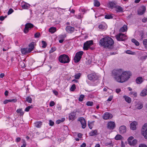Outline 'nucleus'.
Segmentation results:
<instances>
[{"mask_svg": "<svg viewBox=\"0 0 147 147\" xmlns=\"http://www.w3.org/2000/svg\"><path fill=\"white\" fill-rule=\"evenodd\" d=\"M56 50V48L55 47H52L49 51V53H51L55 51Z\"/></svg>", "mask_w": 147, "mask_h": 147, "instance_id": "obj_43", "label": "nucleus"}, {"mask_svg": "<svg viewBox=\"0 0 147 147\" xmlns=\"http://www.w3.org/2000/svg\"><path fill=\"white\" fill-rule=\"evenodd\" d=\"M78 121L80 122L82 125V128H85L86 126V123L85 119L83 117H80L79 118Z\"/></svg>", "mask_w": 147, "mask_h": 147, "instance_id": "obj_15", "label": "nucleus"}, {"mask_svg": "<svg viewBox=\"0 0 147 147\" xmlns=\"http://www.w3.org/2000/svg\"><path fill=\"white\" fill-rule=\"evenodd\" d=\"M75 114L74 113H71L69 117V120H73L75 119Z\"/></svg>", "mask_w": 147, "mask_h": 147, "instance_id": "obj_32", "label": "nucleus"}, {"mask_svg": "<svg viewBox=\"0 0 147 147\" xmlns=\"http://www.w3.org/2000/svg\"><path fill=\"white\" fill-rule=\"evenodd\" d=\"M84 52L82 51L77 52L74 57V60L76 63L78 62L82 58V56Z\"/></svg>", "mask_w": 147, "mask_h": 147, "instance_id": "obj_5", "label": "nucleus"}, {"mask_svg": "<svg viewBox=\"0 0 147 147\" xmlns=\"http://www.w3.org/2000/svg\"><path fill=\"white\" fill-rule=\"evenodd\" d=\"M88 77L89 80L93 81L97 80L98 78L97 76L95 73H92L89 74L88 75Z\"/></svg>", "mask_w": 147, "mask_h": 147, "instance_id": "obj_12", "label": "nucleus"}, {"mask_svg": "<svg viewBox=\"0 0 147 147\" xmlns=\"http://www.w3.org/2000/svg\"><path fill=\"white\" fill-rule=\"evenodd\" d=\"M123 137L120 135H117L115 137V139L117 140H120L122 139Z\"/></svg>", "mask_w": 147, "mask_h": 147, "instance_id": "obj_34", "label": "nucleus"}, {"mask_svg": "<svg viewBox=\"0 0 147 147\" xmlns=\"http://www.w3.org/2000/svg\"><path fill=\"white\" fill-rule=\"evenodd\" d=\"M142 133L146 139H147V123H145L142 127Z\"/></svg>", "mask_w": 147, "mask_h": 147, "instance_id": "obj_8", "label": "nucleus"}, {"mask_svg": "<svg viewBox=\"0 0 147 147\" xmlns=\"http://www.w3.org/2000/svg\"><path fill=\"white\" fill-rule=\"evenodd\" d=\"M26 100L28 102L31 103L32 102V99L29 96H28L26 98Z\"/></svg>", "mask_w": 147, "mask_h": 147, "instance_id": "obj_41", "label": "nucleus"}, {"mask_svg": "<svg viewBox=\"0 0 147 147\" xmlns=\"http://www.w3.org/2000/svg\"><path fill=\"white\" fill-rule=\"evenodd\" d=\"M32 108V106H29L28 107H26L25 110V111L26 112H28L29 111L30 109L31 108Z\"/></svg>", "mask_w": 147, "mask_h": 147, "instance_id": "obj_48", "label": "nucleus"}, {"mask_svg": "<svg viewBox=\"0 0 147 147\" xmlns=\"http://www.w3.org/2000/svg\"><path fill=\"white\" fill-rule=\"evenodd\" d=\"M98 28L102 31H105L107 29V26L106 23L102 22L98 25Z\"/></svg>", "mask_w": 147, "mask_h": 147, "instance_id": "obj_10", "label": "nucleus"}, {"mask_svg": "<svg viewBox=\"0 0 147 147\" xmlns=\"http://www.w3.org/2000/svg\"><path fill=\"white\" fill-rule=\"evenodd\" d=\"M34 26V25L31 23H26L25 26V28L23 30L25 34L27 33Z\"/></svg>", "mask_w": 147, "mask_h": 147, "instance_id": "obj_4", "label": "nucleus"}, {"mask_svg": "<svg viewBox=\"0 0 147 147\" xmlns=\"http://www.w3.org/2000/svg\"><path fill=\"white\" fill-rule=\"evenodd\" d=\"M105 18L107 19H111L113 18V16L109 14H107L105 15Z\"/></svg>", "mask_w": 147, "mask_h": 147, "instance_id": "obj_39", "label": "nucleus"}, {"mask_svg": "<svg viewBox=\"0 0 147 147\" xmlns=\"http://www.w3.org/2000/svg\"><path fill=\"white\" fill-rule=\"evenodd\" d=\"M13 11H14L13 9L11 8L9 9L8 12H7V14L8 15H10L12 13Z\"/></svg>", "mask_w": 147, "mask_h": 147, "instance_id": "obj_51", "label": "nucleus"}, {"mask_svg": "<svg viewBox=\"0 0 147 147\" xmlns=\"http://www.w3.org/2000/svg\"><path fill=\"white\" fill-rule=\"evenodd\" d=\"M59 61L61 63H67L70 61V59L69 56L65 54L61 55L59 58Z\"/></svg>", "mask_w": 147, "mask_h": 147, "instance_id": "obj_2", "label": "nucleus"}, {"mask_svg": "<svg viewBox=\"0 0 147 147\" xmlns=\"http://www.w3.org/2000/svg\"><path fill=\"white\" fill-rule=\"evenodd\" d=\"M134 137L132 136L129 137L128 139V144L130 145H134L137 143V140H133Z\"/></svg>", "mask_w": 147, "mask_h": 147, "instance_id": "obj_13", "label": "nucleus"}, {"mask_svg": "<svg viewBox=\"0 0 147 147\" xmlns=\"http://www.w3.org/2000/svg\"><path fill=\"white\" fill-rule=\"evenodd\" d=\"M115 127V124L114 122L111 121L107 123V127L108 128L113 129Z\"/></svg>", "mask_w": 147, "mask_h": 147, "instance_id": "obj_17", "label": "nucleus"}, {"mask_svg": "<svg viewBox=\"0 0 147 147\" xmlns=\"http://www.w3.org/2000/svg\"><path fill=\"white\" fill-rule=\"evenodd\" d=\"M136 108L138 109H140L143 107V104L140 102L138 103L135 105Z\"/></svg>", "mask_w": 147, "mask_h": 147, "instance_id": "obj_24", "label": "nucleus"}, {"mask_svg": "<svg viewBox=\"0 0 147 147\" xmlns=\"http://www.w3.org/2000/svg\"><path fill=\"white\" fill-rule=\"evenodd\" d=\"M40 36V33L39 32H37L34 34V37H39Z\"/></svg>", "mask_w": 147, "mask_h": 147, "instance_id": "obj_57", "label": "nucleus"}, {"mask_svg": "<svg viewBox=\"0 0 147 147\" xmlns=\"http://www.w3.org/2000/svg\"><path fill=\"white\" fill-rule=\"evenodd\" d=\"M94 4L95 6L98 7L100 6V4L97 0H94Z\"/></svg>", "mask_w": 147, "mask_h": 147, "instance_id": "obj_33", "label": "nucleus"}, {"mask_svg": "<svg viewBox=\"0 0 147 147\" xmlns=\"http://www.w3.org/2000/svg\"><path fill=\"white\" fill-rule=\"evenodd\" d=\"M42 125V123L40 121L36 122L34 123V126L36 127L39 128Z\"/></svg>", "mask_w": 147, "mask_h": 147, "instance_id": "obj_30", "label": "nucleus"}, {"mask_svg": "<svg viewBox=\"0 0 147 147\" xmlns=\"http://www.w3.org/2000/svg\"><path fill=\"white\" fill-rule=\"evenodd\" d=\"M98 134L97 130L96 129L92 131L89 133L90 136H96Z\"/></svg>", "mask_w": 147, "mask_h": 147, "instance_id": "obj_26", "label": "nucleus"}, {"mask_svg": "<svg viewBox=\"0 0 147 147\" xmlns=\"http://www.w3.org/2000/svg\"><path fill=\"white\" fill-rule=\"evenodd\" d=\"M6 17L1 16H0V20L1 21H3Z\"/></svg>", "mask_w": 147, "mask_h": 147, "instance_id": "obj_61", "label": "nucleus"}, {"mask_svg": "<svg viewBox=\"0 0 147 147\" xmlns=\"http://www.w3.org/2000/svg\"><path fill=\"white\" fill-rule=\"evenodd\" d=\"M17 112L18 113H19L21 115H22L24 114V112L22 109H19L17 110Z\"/></svg>", "mask_w": 147, "mask_h": 147, "instance_id": "obj_37", "label": "nucleus"}, {"mask_svg": "<svg viewBox=\"0 0 147 147\" xmlns=\"http://www.w3.org/2000/svg\"><path fill=\"white\" fill-rule=\"evenodd\" d=\"M93 44V41L90 40L87 41L84 44L83 49L84 50H88Z\"/></svg>", "mask_w": 147, "mask_h": 147, "instance_id": "obj_7", "label": "nucleus"}, {"mask_svg": "<svg viewBox=\"0 0 147 147\" xmlns=\"http://www.w3.org/2000/svg\"><path fill=\"white\" fill-rule=\"evenodd\" d=\"M21 51L22 54H26L30 52L28 48H22L21 49Z\"/></svg>", "mask_w": 147, "mask_h": 147, "instance_id": "obj_22", "label": "nucleus"}, {"mask_svg": "<svg viewBox=\"0 0 147 147\" xmlns=\"http://www.w3.org/2000/svg\"><path fill=\"white\" fill-rule=\"evenodd\" d=\"M42 47L43 48H45L47 46V44L45 41H42Z\"/></svg>", "mask_w": 147, "mask_h": 147, "instance_id": "obj_50", "label": "nucleus"}, {"mask_svg": "<svg viewBox=\"0 0 147 147\" xmlns=\"http://www.w3.org/2000/svg\"><path fill=\"white\" fill-rule=\"evenodd\" d=\"M65 30L68 32L72 33L74 31V28L70 26H68L66 27Z\"/></svg>", "mask_w": 147, "mask_h": 147, "instance_id": "obj_16", "label": "nucleus"}, {"mask_svg": "<svg viewBox=\"0 0 147 147\" xmlns=\"http://www.w3.org/2000/svg\"><path fill=\"white\" fill-rule=\"evenodd\" d=\"M21 140V138L20 137L17 138L15 140V141L17 142H19Z\"/></svg>", "mask_w": 147, "mask_h": 147, "instance_id": "obj_60", "label": "nucleus"}, {"mask_svg": "<svg viewBox=\"0 0 147 147\" xmlns=\"http://www.w3.org/2000/svg\"><path fill=\"white\" fill-rule=\"evenodd\" d=\"M93 102L92 101H88L87 102L86 105L88 106H91L93 105Z\"/></svg>", "mask_w": 147, "mask_h": 147, "instance_id": "obj_47", "label": "nucleus"}, {"mask_svg": "<svg viewBox=\"0 0 147 147\" xmlns=\"http://www.w3.org/2000/svg\"><path fill=\"white\" fill-rule=\"evenodd\" d=\"M139 147H147V146L146 145L144 144H141L139 145Z\"/></svg>", "mask_w": 147, "mask_h": 147, "instance_id": "obj_64", "label": "nucleus"}, {"mask_svg": "<svg viewBox=\"0 0 147 147\" xmlns=\"http://www.w3.org/2000/svg\"><path fill=\"white\" fill-rule=\"evenodd\" d=\"M107 38L105 48L111 49L113 48L114 42L111 37H104Z\"/></svg>", "mask_w": 147, "mask_h": 147, "instance_id": "obj_3", "label": "nucleus"}, {"mask_svg": "<svg viewBox=\"0 0 147 147\" xmlns=\"http://www.w3.org/2000/svg\"><path fill=\"white\" fill-rule=\"evenodd\" d=\"M113 98V96H111L109 97L107 101H110L112 100Z\"/></svg>", "mask_w": 147, "mask_h": 147, "instance_id": "obj_55", "label": "nucleus"}, {"mask_svg": "<svg viewBox=\"0 0 147 147\" xmlns=\"http://www.w3.org/2000/svg\"><path fill=\"white\" fill-rule=\"evenodd\" d=\"M56 31V28L55 27H52L50 28L49 29V31L51 33H53Z\"/></svg>", "mask_w": 147, "mask_h": 147, "instance_id": "obj_31", "label": "nucleus"}, {"mask_svg": "<svg viewBox=\"0 0 147 147\" xmlns=\"http://www.w3.org/2000/svg\"><path fill=\"white\" fill-rule=\"evenodd\" d=\"M119 132L121 134H123L125 133L126 131V128L125 126L122 125L119 128Z\"/></svg>", "mask_w": 147, "mask_h": 147, "instance_id": "obj_20", "label": "nucleus"}, {"mask_svg": "<svg viewBox=\"0 0 147 147\" xmlns=\"http://www.w3.org/2000/svg\"><path fill=\"white\" fill-rule=\"evenodd\" d=\"M143 43L145 46L147 45V39H144L143 41Z\"/></svg>", "mask_w": 147, "mask_h": 147, "instance_id": "obj_58", "label": "nucleus"}, {"mask_svg": "<svg viewBox=\"0 0 147 147\" xmlns=\"http://www.w3.org/2000/svg\"><path fill=\"white\" fill-rule=\"evenodd\" d=\"M143 81V79L142 77H139L137 78L136 79V82L137 84H140Z\"/></svg>", "mask_w": 147, "mask_h": 147, "instance_id": "obj_27", "label": "nucleus"}, {"mask_svg": "<svg viewBox=\"0 0 147 147\" xmlns=\"http://www.w3.org/2000/svg\"><path fill=\"white\" fill-rule=\"evenodd\" d=\"M126 53L128 54L134 55L135 54V53L134 52L131 51L129 50H127L126 51Z\"/></svg>", "mask_w": 147, "mask_h": 147, "instance_id": "obj_44", "label": "nucleus"}, {"mask_svg": "<svg viewBox=\"0 0 147 147\" xmlns=\"http://www.w3.org/2000/svg\"><path fill=\"white\" fill-rule=\"evenodd\" d=\"M26 143L25 140H24L23 142V144L21 146V147H26Z\"/></svg>", "mask_w": 147, "mask_h": 147, "instance_id": "obj_62", "label": "nucleus"}, {"mask_svg": "<svg viewBox=\"0 0 147 147\" xmlns=\"http://www.w3.org/2000/svg\"><path fill=\"white\" fill-rule=\"evenodd\" d=\"M94 122V121H92L91 122H89V121H88V125L89 126V128L90 129H91L92 128V126L93 125V123Z\"/></svg>", "mask_w": 147, "mask_h": 147, "instance_id": "obj_40", "label": "nucleus"}, {"mask_svg": "<svg viewBox=\"0 0 147 147\" xmlns=\"http://www.w3.org/2000/svg\"><path fill=\"white\" fill-rule=\"evenodd\" d=\"M147 94V90L144 89L142 91L140 94V95L142 96H145Z\"/></svg>", "mask_w": 147, "mask_h": 147, "instance_id": "obj_29", "label": "nucleus"}, {"mask_svg": "<svg viewBox=\"0 0 147 147\" xmlns=\"http://www.w3.org/2000/svg\"><path fill=\"white\" fill-rule=\"evenodd\" d=\"M112 117V115L108 112L105 113L102 116V118L105 120L111 119Z\"/></svg>", "mask_w": 147, "mask_h": 147, "instance_id": "obj_14", "label": "nucleus"}, {"mask_svg": "<svg viewBox=\"0 0 147 147\" xmlns=\"http://www.w3.org/2000/svg\"><path fill=\"white\" fill-rule=\"evenodd\" d=\"M17 101V100L16 99H9V102H16Z\"/></svg>", "mask_w": 147, "mask_h": 147, "instance_id": "obj_54", "label": "nucleus"}, {"mask_svg": "<svg viewBox=\"0 0 147 147\" xmlns=\"http://www.w3.org/2000/svg\"><path fill=\"white\" fill-rule=\"evenodd\" d=\"M76 89V86L75 84H73L71 86L70 90L71 91H73Z\"/></svg>", "mask_w": 147, "mask_h": 147, "instance_id": "obj_45", "label": "nucleus"}, {"mask_svg": "<svg viewBox=\"0 0 147 147\" xmlns=\"http://www.w3.org/2000/svg\"><path fill=\"white\" fill-rule=\"evenodd\" d=\"M129 94L130 95H132L133 96V97H137V93L136 92H130L129 93Z\"/></svg>", "mask_w": 147, "mask_h": 147, "instance_id": "obj_36", "label": "nucleus"}, {"mask_svg": "<svg viewBox=\"0 0 147 147\" xmlns=\"http://www.w3.org/2000/svg\"><path fill=\"white\" fill-rule=\"evenodd\" d=\"M121 91V90L120 88L117 89L116 90L115 92L117 93H119Z\"/></svg>", "mask_w": 147, "mask_h": 147, "instance_id": "obj_63", "label": "nucleus"}, {"mask_svg": "<svg viewBox=\"0 0 147 147\" xmlns=\"http://www.w3.org/2000/svg\"><path fill=\"white\" fill-rule=\"evenodd\" d=\"M131 76L129 71H124L122 69H113L112 71V76L116 82L123 83L127 81Z\"/></svg>", "mask_w": 147, "mask_h": 147, "instance_id": "obj_1", "label": "nucleus"}, {"mask_svg": "<svg viewBox=\"0 0 147 147\" xmlns=\"http://www.w3.org/2000/svg\"><path fill=\"white\" fill-rule=\"evenodd\" d=\"M117 3L115 1L109 2L108 3L109 7L111 9L115 8L117 5Z\"/></svg>", "mask_w": 147, "mask_h": 147, "instance_id": "obj_19", "label": "nucleus"}, {"mask_svg": "<svg viewBox=\"0 0 147 147\" xmlns=\"http://www.w3.org/2000/svg\"><path fill=\"white\" fill-rule=\"evenodd\" d=\"M84 96V95L81 94L80 95L78 99V100L80 101H82L83 99Z\"/></svg>", "mask_w": 147, "mask_h": 147, "instance_id": "obj_46", "label": "nucleus"}, {"mask_svg": "<svg viewBox=\"0 0 147 147\" xmlns=\"http://www.w3.org/2000/svg\"><path fill=\"white\" fill-rule=\"evenodd\" d=\"M61 106L59 105L58 104L57 105V108L58 110H60L61 109Z\"/></svg>", "mask_w": 147, "mask_h": 147, "instance_id": "obj_59", "label": "nucleus"}, {"mask_svg": "<svg viewBox=\"0 0 147 147\" xmlns=\"http://www.w3.org/2000/svg\"><path fill=\"white\" fill-rule=\"evenodd\" d=\"M146 10V7L144 5L140 7L138 11V14L140 15H143Z\"/></svg>", "mask_w": 147, "mask_h": 147, "instance_id": "obj_11", "label": "nucleus"}, {"mask_svg": "<svg viewBox=\"0 0 147 147\" xmlns=\"http://www.w3.org/2000/svg\"><path fill=\"white\" fill-rule=\"evenodd\" d=\"M137 124V122L136 121L132 122L130 125L131 129L133 130H135L136 129V126Z\"/></svg>", "mask_w": 147, "mask_h": 147, "instance_id": "obj_21", "label": "nucleus"}, {"mask_svg": "<svg viewBox=\"0 0 147 147\" xmlns=\"http://www.w3.org/2000/svg\"><path fill=\"white\" fill-rule=\"evenodd\" d=\"M107 38H105L103 37L98 41V43L99 45L101 47H102L105 48L106 44V40Z\"/></svg>", "mask_w": 147, "mask_h": 147, "instance_id": "obj_9", "label": "nucleus"}, {"mask_svg": "<svg viewBox=\"0 0 147 147\" xmlns=\"http://www.w3.org/2000/svg\"><path fill=\"white\" fill-rule=\"evenodd\" d=\"M126 37V36H125L124 34L123 33H119L117 35L115 36V37Z\"/></svg>", "mask_w": 147, "mask_h": 147, "instance_id": "obj_49", "label": "nucleus"}, {"mask_svg": "<svg viewBox=\"0 0 147 147\" xmlns=\"http://www.w3.org/2000/svg\"><path fill=\"white\" fill-rule=\"evenodd\" d=\"M127 26L126 25H124L119 30L120 32H124L127 30Z\"/></svg>", "mask_w": 147, "mask_h": 147, "instance_id": "obj_25", "label": "nucleus"}, {"mask_svg": "<svg viewBox=\"0 0 147 147\" xmlns=\"http://www.w3.org/2000/svg\"><path fill=\"white\" fill-rule=\"evenodd\" d=\"M123 97L125 98V101L128 103H130L131 102V98L127 96H124Z\"/></svg>", "mask_w": 147, "mask_h": 147, "instance_id": "obj_28", "label": "nucleus"}, {"mask_svg": "<svg viewBox=\"0 0 147 147\" xmlns=\"http://www.w3.org/2000/svg\"><path fill=\"white\" fill-rule=\"evenodd\" d=\"M116 38L119 41H124L127 39L125 37H116Z\"/></svg>", "mask_w": 147, "mask_h": 147, "instance_id": "obj_35", "label": "nucleus"}, {"mask_svg": "<svg viewBox=\"0 0 147 147\" xmlns=\"http://www.w3.org/2000/svg\"><path fill=\"white\" fill-rule=\"evenodd\" d=\"M115 8V10L117 12H122L123 11V8L120 6L117 5Z\"/></svg>", "mask_w": 147, "mask_h": 147, "instance_id": "obj_23", "label": "nucleus"}, {"mask_svg": "<svg viewBox=\"0 0 147 147\" xmlns=\"http://www.w3.org/2000/svg\"><path fill=\"white\" fill-rule=\"evenodd\" d=\"M84 52L82 51L77 52L74 57V60L76 63L78 62L82 58V56Z\"/></svg>", "mask_w": 147, "mask_h": 147, "instance_id": "obj_6", "label": "nucleus"}, {"mask_svg": "<svg viewBox=\"0 0 147 147\" xmlns=\"http://www.w3.org/2000/svg\"><path fill=\"white\" fill-rule=\"evenodd\" d=\"M82 18L81 13H79L77 16V18L78 19H80Z\"/></svg>", "mask_w": 147, "mask_h": 147, "instance_id": "obj_56", "label": "nucleus"}, {"mask_svg": "<svg viewBox=\"0 0 147 147\" xmlns=\"http://www.w3.org/2000/svg\"><path fill=\"white\" fill-rule=\"evenodd\" d=\"M81 74L80 73L76 74L74 75V77L76 79H79L81 76Z\"/></svg>", "mask_w": 147, "mask_h": 147, "instance_id": "obj_42", "label": "nucleus"}, {"mask_svg": "<svg viewBox=\"0 0 147 147\" xmlns=\"http://www.w3.org/2000/svg\"><path fill=\"white\" fill-rule=\"evenodd\" d=\"M55 105V103L53 101H51L50 102L49 105L51 107H53Z\"/></svg>", "mask_w": 147, "mask_h": 147, "instance_id": "obj_53", "label": "nucleus"}, {"mask_svg": "<svg viewBox=\"0 0 147 147\" xmlns=\"http://www.w3.org/2000/svg\"><path fill=\"white\" fill-rule=\"evenodd\" d=\"M22 8L25 9H27L28 8V6L27 4H25L22 6Z\"/></svg>", "mask_w": 147, "mask_h": 147, "instance_id": "obj_52", "label": "nucleus"}, {"mask_svg": "<svg viewBox=\"0 0 147 147\" xmlns=\"http://www.w3.org/2000/svg\"><path fill=\"white\" fill-rule=\"evenodd\" d=\"M36 45V43L35 42H32L29 44L28 45L29 48H28V49L30 52L33 50L34 46Z\"/></svg>", "mask_w": 147, "mask_h": 147, "instance_id": "obj_18", "label": "nucleus"}, {"mask_svg": "<svg viewBox=\"0 0 147 147\" xmlns=\"http://www.w3.org/2000/svg\"><path fill=\"white\" fill-rule=\"evenodd\" d=\"M131 41L133 42L134 43L135 45L137 46H138L139 45V42L134 38H133L132 39Z\"/></svg>", "mask_w": 147, "mask_h": 147, "instance_id": "obj_38", "label": "nucleus"}]
</instances>
